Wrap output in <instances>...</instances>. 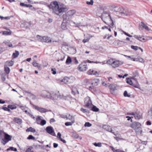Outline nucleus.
I'll use <instances>...</instances> for the list:
<instances>
[{"label":"nucleus","mask_w":152,"mask_h":152,"mask_svg":"<svg viewBox=\"0 0 152 152\" xmlns=\"http://www.w3.org/2000/svg\"><path fill=\"white\" fill-rule=\"evenodd\" d=\"M40 3L48 6L50 10L57 15H59L61 12H65L66 10V8L61 5L59 6L56 1L51 2L49 5H48L47 3L43 1L40 2Z\"/></svg>","instance_id":"obj_1"},{"label":"nucleus","mask_w":152,"mask_h":152,"mask_svg":"<svg viewBox=\"0 0 152 152\" xmlns=\"http://www.w3.org/2000/svg\"><path fill=\"white\" fill-rule=\"evenodd\" d=\"M46 93L45 94V97L52 100H55L58 99H63L64 98V96L60 94L59 91H58L56 94L53 93L52 94L49 92H46V91H45L44 93Z\"/></svg>","instance_id":"obj_2"},{"label":"nucleus","mask_w":152,"mask_h":152,"mask_svg":"<svg viewBox=\"0 0 152 152\" xmlns=\"http://www.w3.org/2000/svg\"><path fill=\"white\" fill-rule=\"evenodd\" d=\"M85 105L84 107L89 109L91 108L93 104L89 96H87L85 98L84 101Z\"/></svg>","instance_id":"obj_3"},{"label":"nucleus","mask_w":152,"mask_h":152,"mask_svg":"<svg viewBox=\"0 0 152 152\" xmlns=\"http://www.w3.org/2000/svg\"><path fill=\"white\" fill-rule=\"evenodd\" d=\"M63 18L64 22L69 23L72 25H73V24H74V25H76L74 22L70 20L72 18L70 16H69L67 14H64L63 16Z\"/></svg>","instance_id":"obj_4"},{"label":"nucleus","mask_w":152,"mask_h":152,"mask_svg":"<svg viewBox=\"0 0 152 152\" xmlns=\"http://www.w3.org/2000/svg\"><path fill=\"white\" fill-rule=\"evenodd\" d=\"M102 15H104L105 14H108V15L107 16V17L109 18L110 19V21H111V23H107L106 21H104V22L107 25L109 26L111 28H113L114 27L113 25H114V22L112 20L110 15V14L109 12L107 11H104L102 13Z\"/></svg>","instance_id":"obj_5"},{"label":"nucleus","mask_w":152,"mask_h":152,"mask_svg":"<svg viewBox=\"0 0 152 152\" xmlns=\"http://www.w3.org/2000/svg\"><path fill=\"white\" fill-rule=\"evenodd\" d=\"M30 104L36 110L41 113H45L48 111H51V110H48L44 108L39 107L32 104L31 102L30 103Z\"/></svg>","instance_id":"obj_6"},{"label":"nucleus","mask_w":152,"mask_h":152,"mask_svg":"<svg viewBox=\"0 0 152 152\" xmlns=\"http://www.w3.org/2000/svg\"><path fill=\"white\" fill-rule=\"evenodd\" d=\"M86 62H83L80 64L77 67L79 70L80 71H86L87 69Z\"/></svg>","instance_id":"obj_7"},{"label":"nucleus","mask_w":152,"mask_h":152,"mask_svg":"<svg viewBox=\"0 0 152 152\" xmlns=\"http://www.w3.org/2000/svg\"><path fill=\"white\" fill-rule=\"evenodd\" d=\"M5 134L4 138L2 139V143L5 145L7 142L11 140L12 137L7 134L4 133Z\"/></svg>","instance_id":"obj_8"},{"label":"nucleus","mask_w":152,"mask_h":152,"mask_svg":"<svg viewBox=\"0 0 152 152\" xmlns=\"http://www.w3.org/2000/svg\"><path fill=\"white\" fill-rule=\"evenodd\" d=\"M99 80L97 79H95L91 81V84L92 86H90L89 87L88 89L90 91H91L93 89L94 86H96L98 85L99 83Z\"/></svg>","instance_id":"obj_9"},{"label":"nucleus","mask_w":152,"mask_h":152,"mask_svg":"<svg viewBox=\"0 0 152 152\" xmlns=\"http://www.w3.org/2000/svg\"><path fill=\"white\" fill-rule=\"evenodd\" d=\"M141 126V124L139 122H134L131 125V127L136 131H137V129L140 130Z\"/></svg>","instance_id":"obj_10"},{"label":"nucleus","mask_w":152,"mask_h":152,"mask_svg":"<svg viewBox=\"0 0 152 152\" xmlns=\"http://www.w3.org/2000/svg\"><path fill=\"white\" fill-rule=\"evenodd\" d=\"M38 37H40V41L42 42H45L46 43H50L51 42V40L50 37L47 36H44L43 37H41L39 35L37 36Z\"/></svg>","instance_id":"obj_11"},{"label":"nucleus","mask_w":152,"mask_h":152,"mask_svg":"<svg viewBox=\"0 0 152 152\" xmlns=\"http://www.w3.org/2000/svg\"><path fill=\"white\" fill-rule=\"evenodd\" d=\"M133 37L136 39H137L140 40V41L143 42H145L146 41L148 40L151 39L150 38L147 39L148 37L150 38L149 37H147V38H145L142 37H140V36H138L137 35H134Z\"/></svg>","instance_id":"obj_12"},{"label":"nucleus","mask_w":152,"mask_h":152,"mask_svg":"<svg viewBox=\"0 0 152 152\" xmlns=\"http://www.w3.org/2000/svg\"><path fill=\"white\" fill-rule=\"evenodd\" d=\"M46 130L48 133L53 136V135L52 134V133L54 132V131L52 126H47L46 129Z\"/></svg>","instance_id":"obj_13"},{"label":"nucleus","mask_w":152,"mask_h":152,"mask_svg":"<svg viewBox=\"0 0 152 152\" xmlns=\"http://www.w3.org/2000/svg\"><path fill=\"white\" fill-rule=\"evenodd\" d=\"M87 74L89 75H95L98 76L99 74L96 71H94L93 70L90 69L87 72Z\"/></svg>","instance_id":"obj_14"},{"label":"nucleus","mask_w":152,"mask_h":152,"mask_svg":"<svg viewBox=\"0 0 152 152\" xmlns=\"http://www.w3.org/2000/svg\"><path fill=\"white\" fill-rule=\"evenodd\" d=\"M103 128L106 131L111 132L114 134L115 135H116L115 134L114 132H113V130L110 126L107 125H104L103 126Z\"/></svg>","instance_id":"obj_15"},{"label":"nucleus","mask_w":152,"mask_h":152,"mask_svg":"<svg viewBox=\"0 0 152 152\" xmlns=\"http://www.w3.org/2000/svg\"><path fill=\"white\" fill-rule=\"evenodd\" d=\"M111 65L113 68H115L118 67L120 65V64L118 61H113L111 63Z\"/></svg>","instance_id":"obj_16"},{"label":"nucleus","mask_w":152,"mask_h":152,"mask_svg":"<svg viewBox=\"0 0 152 152\" xmlns=\"http://www.w3.org/2000/svg\"><path fill=\"white\" fill-rule=\"evenodd\" d=\"M120 13L121 15H127L129 14V10L127 8H124L123 11H121Z\"/></svg>","instance_id":"obj_17"},{"label":"nucleus","mask_w":152,"mask_h":152,"mask_svg":"<svg viewBox=\"0 0 152 152\" xmlns=\"http://www.w3.org/2000/svg\"><path fill=\"white\" fill-rule=\"evenodd\" d=\"M76 11L75 10H72L68 11L66 13L69 16H70L72 18V16L73 15L76 13Z\"/></svg>","instance_id":"obj_18"},{"label":"nucleus","mask_w":152,"mask_h":152,"mask_svg":"<svg viewBox=\"0 0 152 152\" xmlns=\"http://www.w3.org/2000/svg\"><path fill=\"white\" fill-rule=\"evenodd\" d=\"M13 64V62L12 61H7L5 62L4 65L8 67L10 66H12Z\"/></svg>","instance_id":"obj_19"},{"label":"nucleus","mask_w":152,"mask_h":152,"mask_svg":"<svg viewBox=\"0 0 152 152\" xmlns=\"http://www.w3.org/2000/svg\"><path fill=\"white\" fill-rule=\"evenodd\" d=\"M67 23H68L64 21L62 23L61 25V27L62 29L65 30L67 29Z\"/></svg>","instance_id":"obj_20"},{"label":"nucleus","mask_w":152,"mask_h":152,"mask_svg":"<svg viewBox=\"0 0 152 152\" xmlns=\"http://www.w3.org/2000/svg\"><path fill=\"white\" fill-rule=\"evenodd\" d=\"M69 78L67 77H65L63 79L61 80V82L65 84L68 83Z\"/></svg>","instance_id":"obj_21"},{"label":"nucleus","mask_w":152,"mask_h":152,"mask_svg":"<svg viewBox=\"0 0 152 152\" xmlns=\"http://www.w3.org/2000/svg\"><path fill=\"white\" fill-rule=\"evenodd\" d=\"M69 119V120L71 121H72L75 122V118L74 116L71 115L70 114L67 116V118L66 119Z\"/></svg>","instance_id":"obj_22"},{"label":"nucleus","mask_w":152,"mask_h":152,"mask_svg":"<svg viewBox=\"0 0 152 152\" xmlns=\"http://www.w3.org/2000/svg\"><path fill=\"white\" fill-rule=\"evenodd\" d=\"M141 26H142V27L145 28V29L147 31H149L150 29L145 24L143 21L141 22Z\"/></svg>","instance_id":"obj_23"},{"label":"nucleus","mask_w":152,"mask_h":152,"mask_svg":"<svg viewBox=\"0 0 152 152\" xmlns=\"http://www.w3.org/2000/svg\"><path fill=\"white\" fill-rule=\"evenodd\" d=\"M20 5L23 7H29L30 8L32 7L33 6L31 4H25L23 3H20Z\"/></svg>","instance_id":"obj_24"},{"label":"nucleus","mask_w":152,"mask_h":152,"mask_svg":"<svg viewBox=\"0 0 152 152\" xmlns=\"http://www.w3.org/2000/svg\"><path fill=\"white\" fill-rule=\"evenodd\" d=\"M15 122L19 124H20L22 123V119L18 118H15Z\"/></svg>","instance_id":"obj_25"},{"label":"nucleus","mask_w":152,"mask_h":152,"mask_svg":"<svg viewBox=\"0 0 152 152\" xmlns=\"http://www.w3.org/2000/svg\"><path fill=\"white\" fill-rule=\"evenodd\" d=\"M4 70L5 73L8 74L10 72V70L8 67L4 65Z\"/></svg>","instance_id":"obj_26"},{"label":"nucleus","mask_w":152,"mask_h":152,"mask_svg":"<svg viewBox=\"0 0 152 152\" xmlns=\"http://www.w3.org/2000/svg\"><path fill=\"white\" fill-rule=\"evenodd\" d=\"M134 117L135 119L137 120H139L142 118L141 115L138 113H136Z\"/></svg>","instance_id":"obj_27"},{"label":"nucleus","mask_w":152,"mask_h":152,"mask_svg":"<svg viewBox=\"0 0 152 152\" xmlns=\"http://www.w3.org/2000/svg\"><path fill=\"white\" fill-rule=\"evenodd\" d=\"M26 131L27 132H31L33 133H34L36 132V130L34 128L31 127H30L26 129Z\"/></svg>","instance_id":"obj_28"},{"label":"nucleus","mask_w":152,"mask_h":152,"mask_svg":"<svg viewBox=\"0 0 152 152\" xmlns=\"http://www.w3.org/2000/svg\"><path fill=\"white\" fill-rule=\"evenodd\" d=\"M90 109L94 112H98L99 110V109L94 105H93L92 107L91 106V108Z\"/></svg>","instance_id":"obj_29"},{"label":"nucleus","mask_w":152,"mask_h":152,"mask_svg":"<svg viewBox=\"0 0 152 152\" xmlns=\"http://www.w3.org/2000/svg\"><path fill=\"white\" fill-rule=\"evenodd\" d=\"M72 94L75 95L77 93L79 94V92L78 90L75 88H73L72 90Z\"/></svg>","instance_id":"obj_30"},{"label":"nucleus","mask_w":152,"mask_h":152,"mask_svg":"<svg viewBox=\"0 0 152 152\" xmlns=\"http://www.w3.org/2000/svg\"><path fill=\"white\" fill-rule=\"evenodd\" d=\"M19 55V52L18 51L15 50V53L12 54V57L14 58H15L18 57Z\"/></svg>","instance_id":"obj_31"},{"label":"nucleus","mask_w":152,"mask_h":152,"mask_svg":"<svg viewBox=\"0 0 152 152\" xmlns=\"http://www.w3.org/2000/svg\"><path fill=\"white\" fill-rule=\"evenodd\" d=\"M126 82L129 84L130 85H132V81L131 79L129 78H127L126 79Z\"/></svg>","instance_id":"obj_32"},{"label":"nucleus","mask_w":152,"mask_h":152,"mask_svg":"<svg viewBox=\"0 0 152 152\" xmlns=\"http://www.w3.org/2000/svg\"><path fill=\"white\" fill-rule=\"evenodd\" d=\"M8 107L11 110H13L16 108V106L15 105H9Z\"/></svg>","instance_id":"obj_33"},{"label":"nucleus","mask_w":152,"mask_h":152,"mask_svg":"<svg viewBox=\"0 0 152 152\" xmlns=\"http://www.w3.org/2000/svg\"><path fill=\"white\" fill-rule=\"evenodd\" d=\"M110 147L111 148L112 150L113 151V152H124L120 150L119 149L115 150L113 147L112 146H111Z\"/></svg>","instance_id":"obj_34"},{"label":"nucleus","mask_w":152,"mask_h":152,"mask_svg":"<svg viewBox=\"0 0 152 152\" xmlns=\"http://www.w3.org/2000/svg\"><path fill=\"white\" fill-rule=\"evenodd\" d=\"M71 61L72 60L71 58L70 57L68 56L66 59V64H69L71 62Z\"/></svg>","instance_id":"obj_35"},{"label":"nucleus","mask_w":152,"mask_h":152,"mask_svg":"<svg viewBox=\"0 0 152 152\" xmlns=\"http://www.w3.org/2000/svg\"><path fill=\"white\" fill-rule=\"evenodd\" d=\"M75 122L72 121L71 122H67L65 123V124L66 126H71Z\"/></svg>","instance_id":"obj_36"},{"label":"nucleus","mask_w":152,"mask_h":152,"mask_svg":"<svg viewBox=\"0 0 152 152\" xmlns=\"http://www.w3.org/2000/svg\"><path fill=\"white\" fill-rule=\"evenodd\" d=\"M36 121L37 123V124L40 125V120H41V116H38L37 118H36Z\"/></svg>","instance_id":"obj_37"},{"label":"nucleus","mask_w":152,"mask_h":152,"mask_svg":"<svg viewBox=\"0 0 152 152\" xmlns=\"http://www.w3.org/2000/svg\"><path fill=\"white\" fill-rule=\"evenodd\" d=\"M124 56L125 57H128L129 58H130L133 61H137V58H135L132 57V56H127L126 55H124Z\"/></svg>","instance_id":"obj_38"},{"label":"nucleus","mask_w":152,"mask_h":152,"mask_svg":"<svg viewBox=\"0 0 152 152\" xmlns=\"http://www.w3.org/2000/svg\"><path fill=\"white\" fill-rule=\"evenodd\" d=\"M46 122L45 120H42L40 122V125L41 126H43L46 124Z\"/></svg>","instance_id":"obj_39"},{"label":"nucleus","mask_w":152,"mask_h":152,"mask_svg":"<svg viewBox=\"0 0 152 152\" xmlns=\"http://www.w3.org/2000/svg\"><path fill=\"white\" fill-rule=\"evenodd\" d=\"M27 139L28 140H34L35 139V137L33 136L32 135H29L27 137Z\"/></svg>","instance_id":"obj_40"},{"label":"nucleus","mask_w":152,"mask_h":152,"mask_svg":"<svg viewBox=\"0 0 152 152\" xmlns=\"http://www.w3.org/2000/svg\"><path fill=\"white\" fill-rule=\"evenodd\" d=\"M11 32L7 31H4L3 32V34L5 35H9L11 34Z\"/></svg>","instance_id":"obj_41"},{"label":"nucleus","mask_w":152,"mask_h":152,"mask_svg":"<svg viewBox=\"0 0 152 152\" xmlns=\"http://www.w3.org/2000/svg\"><path fill=\"white\" fill-rule=\"evenodd\" d=\"M94 145L96 147H101L102 146V144L100 142L98 143L95 142L94 143Z\"/></svg>","instance_id":"obj_42"},{"label":"nucleus","mask_w":152,"mask_h":152,"mask_svg":"<svg viewBox=\"0 0 152 152\" xmlns=\"http://www.w3.org/2000/svg\"><path fill=\"white\" fill-rule=\"evenodd\" d=\"M32 64L33 66H34L39 67V66L38 65V64L37 62L36 61H34L33 62Z\"/></svg>","instance_id":"obj_43"},{"label":"nucleus","mask_w":152,"mask_h":152,"mask_svg":"<svg viewBox=\"0 0 152 152\" xmlns=\"http://www.w3.org/2000/svg\"><path fill=\"white\" fill-rule=\"evenodd\" d=\"M131 48L132 49L134 50L135 51L137 50L138 49V47L137 46H134V45H131Z\"/></svg>","instance_id":"obj_44"},{"label":"nucleus","mask_w":152,"mask_h":152,"mask_svg":"<svg viewBox=\"0 0 152 152\" xmlns=\"http://www.w3.org/2000/svg\"><path fill=\"white\" fill-rule=\"evenodd\" d=\"M87 4L93 5L94 3V1L93 0H91L90 1H87L86 2Z\"/></svg>","instance_id":"obj_45"},{"label":"nucleus","mask_w":152,"mask_h":152,"mask_svg":"<svg viewBox=\"0 0 152 152\" xmlns=\"http://www.w3.org/2000/svg\"><path fill=\"white\" fill-rule=\"evenodd\" d=\"M92 125V124H90V123L89 122H86L85 124H84V126H85V127H90Z\"/></svg>","instance_id":"obj_46"},{"label":"nucleus","mask_w":152,"mask_h":152,"mask_svg":"<svg viewBox=\"0 0 152 152\" xmlns=\"http://www.w3.org/2000/svg\"><path fill=\"white\" fill-rule=\"evenodd\" d=\"M80 110L83 113H88L89 111L88 110L84 109L83 108H81L80 109Z\"/></svg>","instance_id":"obj_47"},{"label":"nucleus","mask_w":152,"mask_h":152,"mask_svg":"<svg viewBox=\"0 0 152 152\" xmlns=\"http://www.w3.org/2000/svg\"><path fill=\"white\" fill-rule=\"evenodd\" d=\"M124 95L125 97H129L130 96V95L128 94L127 92L126 91H125L124 92Z\"/></svg>","instance_id":"obj_48"},{"label":"nucleus","mask_w":152,"mask_h":152,"mask_svg":"<svg viewBox=\"0 0 152 152\" xmlns=\"http://www.w3.org/2000/svg\"><path fill=\"white\" fill-rule=\"evenodd\" d=\"M137 58V61H139L141 62H143V59L140 57H139V58Z\"/></svg>","instance_id":"obj_49"},{"label":"nucleus","mask_w":152,"mask_h":152,"mask_svg":"<svg viewBox=\"0 0 152 152\" xmlns=\"http://www.w3.org/2000/svg\"><path fill=\"white\" fill-rule=\"evenodd\" d=\"M31 149L30 148H28L26 151V152H34V151H31Z\"/></svg>","instance_id":"obj_50"},{"label":"nucleus","mask_w":152,"mask_h":152,"mask_svg":"<svg viewBox=\"0 0 152 152\" xmlns=\"http://www.w3.org/2000/svg\"><path fill=\"white\" fill-rule=\"evenodd\" d=\"M60 117L61 118H67V116L66 115H65L63 114H61L60 115Z\"/></svg>","instance_id":"obj_51"},{"label":"nucleus","mask_w":152,"mask_h":152,"mask_svg":"<svg viewBox=\"0 0 152 152\" xmlns=\"http://www.w3.org/2000/svg\"><path fill=\"white\" fill-rule=\"evenodd\" d=\"M131 118H133L132 117H130L129 116H126V118H127L128 121H129L130 120H131V122L132 121V120L131 119Z\"/></svg>","instance_id":"obj_52"},{"label":"nucleus","mask_w":152,"mask_h":152,"mask_svg":"<svg viewBox=\"0 0 152 152\" xmlns=\"http://www.w3.org/2000/svg\"><path fill=\"white\" fill-rule=\"evenodd\" d=\"M124 33L126 35H127V36L129 37H132V36L130 34H128L127 33H126V32L123 31Z\"/></svg>","instance_id":"obj_53"},{"label":"nucleus","mask_w":152,"mask_h":152,"mask_svg":"<svg viewBox=\"0 0 152 152\" xmlns=\"http://www.w3.org/2000/svg\"><path fill=\"white\" fill-rule=\"evenodd\" d=\"M28 115L29 116H30L32 118L34 119L35 118V117L32 114H31L30 113H28Z\"/></svg>","instance_id":"obj_54"},{"label":"nucleus","mask_w":152,"mask_h":152,"mask_svg":"<svg viewBox=\"0 0 152 152\" xmlns=\"http://www.w3.org/2000/svg\"><path fill=\"white\" fill-rule=\"evenodd\" d=\"M89 39H84L83 40V42L85 43L86 42H88L89 40Z\"/></svg>","instance_id":"obj_55"},{"label":"nucleus","mask_w":152,"mask_h":152,"mask_svg":"<svg viewBox=\"0 0 152 152\" xmlns=\"http://www.w3.org/2000/svg\"><path fill=\"white\" fill-rule=\"evenodd\" d=\"M56 121L53 118H51L50 120V123H51L53 122H55Z\"/></svg>","instance_id":"obj_56"},{"label":"nucleus","mask_w":152,"mask_h":152,"mask_svg":"<svg viewBox=\"0 0 152 152\" xmlns=\"http://www.w3.org/2000/svg\"><path fill=\"white\" fill-rule=\"evenodd\" d=\"M57 137L59 138V139H60L61 138V134L60 132H58L57 134Z\"/></svg>","instance_id":"obj_57"},{"label":"nucleus","mask_w":152,"mask_h":152,"mask_svg":"<svg viewBox=\"0 0 152 152\" xmlns=\"http://www.w3.org/2000/svg\"><path fill=\"white\" fill-rule=\"evenodd\" d=\"M53 147L54 148H56L58 146V144L55 143H53Z\"/></svg>","instance_id":"obj_58"},{"label":"nucleus","mask_w":152,"mask_h":152,"mask_svg":"<svg viewBox=\"0 0 152 152\" xmlns=\"http://www.w3.org/2000/svg\"><path fill=\"white\" fill-rule=\"evenodd\" d=\"M146 124L148 125H151V121H147L146 122Z\"/></svg>","instance_id":"obj_59"},{"label":"nucleus","mask_w":152,"mask_h":152,"mask_svg":"<svg viewBox=\"0 0 152 152\" xmlns=\"http://www.w3.org/2000/svg\"><path fill=\"white\" fill-rule=\"evenodd\" d=\"M60 140L64 143H66V142L65 140L62 139L61 138L60 139Z\"/></svg>","instance_id":"obj_60"},{"label":"nucleus","mask_w":152,"mask_h":152,"mask_svg":"<svg viewBox=\"0 0 152 152\" xmlns=\"http://www.w3.org/2000/svg\"><path fill=\"white\" fill-rule=\"evenodd\" d=\"M103 17H106L105 16V15H102V14L101 15V16L100 17V18H101V19L104 21L103 19Z\"/></svg>","instance_id":"obj_61"},{"label":"nucleus","mask_w":152,"mask_h":152,"mask_svg":"<svg viewBox=\"0 0 152 152\" xmlns=\"http://www.w3.org/2000/svg\"><path fill=\"white\" fill-rule=\"evenodd\" d=\"M74 59H75V63L76 64H78L79 62H78V61L77 60V59H76V58H74Z\"/></svg>","instance_id":"obj_62"},{"label":"nucleus","mask_w":152,"mask_h":152,"mask_svg":"<svg viewBox=\"0 0 152 152\" xmlns=\"http://www.w3.org/2000/svg\"><path fill=\"white\" fill-rule=\"evenodd\" d=\"M6 79V77L4 76H3L1 77V79L3 81H4Z\"/></svg>","instance_id":"obj_63"},{"label":"nucleus","mask_w":152,"mask_h":152,"mask_svg":"<svg viewBox=\"0 0 152 152\" xmlns=\"http://www.w3.org/2000/svg\"><path fill=\"white\" fill-rule=\"evenodd\" d=\"M5 101L2 100L1 99L0 100V104H4L5 103Z\"/></svg>","instance_id":"obj_64"}]
</instances>
